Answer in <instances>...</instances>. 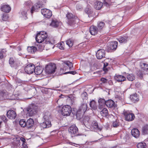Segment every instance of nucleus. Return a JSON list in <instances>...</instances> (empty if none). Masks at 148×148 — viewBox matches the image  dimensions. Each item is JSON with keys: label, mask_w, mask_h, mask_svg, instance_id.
<instances>
[{"label": "nucleus", "mask_w": 148, "mask_h": 148, "mask_svg": "<svg viewBox=\"0 0 148 148\" xmlns=\"http://www.w3.org/2000/svg\"><path fill=\"white\" fill-rule=\"evenodd\" d=\"M66 22L68 25L74 28L78 27L77 21L78 19L77 17L69 12L66 14Z\"/></svg>", "instance_id": "nucleus-1"}, {"label": "nucleus", "mask_w": 148, "mask_h": 148, "mask_svg": "<svg viewBox=\"0 0 148 148\" xmlns=\"http://www.w3.org/2000/svg\"><path fill=\"white\" fill-rule=\"evenodd\" d=\"M88 109V106L86 103L82 104L77 112L76 115L79 119H80L83 116L85 112Z\"/></svg>", "instance_id": "nucleus-2"}, {"label": "nucleus", "mask_w": 148, "mask_h": 148, "mask_svg": "<svg viewBox=\"0 0 148 148\" xmlns=\"http://www.w3.org/2000/svg\"><path fill=\"white\" fill-rule=\"evenodd\" d=\"M56 69V67L55 64L50 63L46 65L45 68V71L47 74H52L55 72Z\"/></svg>", "instance_id": "nucleus-3"}, {"label": "nucleus", "mask_w": 148, "mask_h": 148, "mask_svg": "<svg viewBox=\"0 0 148 148\" xmlns=\"http://www.w3.org/2000/svg\"><path fill=\"white\" fill-rule=\"evenodd\" d=\"M47 34L45 32H41L38 33L36 37V40L38 43H41L47 37Z\"/></svg>", "instance_id": "nucleus-4"}, {"label": "nucleus", "mask_w": 148, "mask_h": 148, "mask_svg": "<svg viewBox=\"0 0 148 148\" xmlns=\"http://www.w3.org/2000/svg\"><path fill=\"white\" fill-rule=\"evenodd\" d=\"M71 112V106L68 105L63 106L61 110L62 114L64 116L70 115Z\"/></svg>", "instance_id": "nucleus-5"}, {"label": "nucleus", "mask_w": 148, "mask_h": 148, "mask_svg": "<svg viewBox=\"0 0 148 148\" xmlns=\"http://www.w3.org/2000/svg\"><path fill=\"white\" fill-rule=\"evenodd\" d=\"M140 67L141 69V72H138V74L139 77H142L143 74H145L148 72V65L145 63H141L140 64Z\"/></svg>", "instance_id": "nucleus-6"}, {"label": "nucleus", "mask_w": 148, "mask_h": 148, "mask_svg": "<svg viewBox=\"0 0 148 148\" xmlns=\"http://www.w3.org/2000/svg\"><path fill=\"white\" fill-rule=\"evenodd\" d=\"M37 107L34 105L30 106L27 109V114L30 116H32L37 113Z\"/></svg>", "instance_id": "nucleus-7"}, {"label": "nucleus", "mask_w": 148, "mask_h": 148, "mask_svg": "<svg viewBox=\"0 0 148 148\" xmlns=\"http://www.w3.org/2000/svg\"><path fill=\"white\" fill-rule=\"evenodd\" d=\"M69 131L72 135V136L78 135V129L75 125H71L69 128Z\"/></svg>", "instance_id": "nucleus-8"}, {"label": "nucleus", "mask_w": 148, "mask_h": 148, "mask_svg": "<svg viewBox=\"0 0 148 148\" xmlns=\"http://www.w3.org/2000/svg\"><path fill=\"white\" fill-rule=\"evenodd\" d=\"M89 30L90 34L93 35L100 34L101 32L97 26L94 25H92L90 27Z\"/></svg>", "instance_id": "nucleus-9"}, {"label": "nucleus", "mask_w": 148, "mask_h": 148, "mask_svg": "<svg viewBox=\"0 0 148 148\" xmlns=\"http://www.w3.org/2000/svg\"><path fill=\"white\" fill-rule=\"evenodd\" d=\"M35 68V66L34 64H29L25 67V70L27 73L31 74L33 72Z\"/></svg>", "instance_id": "nucleus-10"}, {"label": "nucleus", "mask_w": 148, "mask_h": 148, "mask_svg": "<svg viewBox=\"0 0 148 148\" xmlns=\"http://www.w3.org/2000/svg\"><path fill=\"white\" fill-rule=\"evenodd\" d=\"M41 12L45 17L47 18H50L52 16L51 11L47 9H42Z\"/></svg>", "instance_id": "nucleus-11"}, {"label": "nucleus", "mask_w": 148, "mask_h": 148, "mask_svg": "<svg viewBox=\"0 0 148 148\" xmlns=\"http://www.w3.org/2000/svg\"><path fill=\"white\" fill-rule=\"evenodd\" d=\"M7 115L8 117L10 119H14L16 116V112L13 110H9L8 111Z\"/></svg>", "instance_id": "nucleus-12"}, {"label": "nucleus", "mask_w": 148, "mask_h": 148, "mask_svg": "<svg viewBox=\"0 0 148 148\" xmlns=\"http://www.w3.org/2000/svg\"><path fill=\"white\" fill-rule=\"evenodd\" d=\"M118 42L114 41L110 42L108 45L109 48L112 50H115L117 47Z\"/></svg>", "instance_id": "nucleus-13"}, {"label": "nucleus", "mask_w": 148, "mask_h": 148, "mask_svg": "<svg viewBox=\"0 0 148 148\" xmlns=\"http://www.w3.org/2000/svg\"><path fill=\"white\" fill-rule=\"evenodd\" d=\"M131 134L135 138H138L140 135V132L137 129H133L131 131Z\"/></svg>", "instance_id": "nucleus-14"}, {"label": "nucleus", "mask_w": 148, "mask_h": 148, "mask_svg": "<svg viewBox=\"0 0 148 148\" xmlns=\"http://www.w3.org/2000/svg\"><path fill=\"white\" fill-rule=\"evenodd\" d=\"M43 118L46 121H50L51 119V113L47 111L45 112L44 114Z\"/></svg>", "instance_id": "nucleus-15"}, {"label": "nucleus", "mask_w": 148, "mask_h": 148, "mask_svg": "<svg viewBox=\"0 0 148 148\" xmlns=\"http://www.w3.org/2000/svg\"><path fill=\"white\" fill-rule=\"evenodd\" d=\"M2 11L8 13L11 10V8L9 5H3L1 8Z\"/></svg>", "instance_id": "nucleus-16"}, {"label": "nucleus", "mask_w": 148, "mask_h": 148, "mask_svg": "<svg viewBox=\"0 0 148 148\" xmlns=\"http://www.w3.org/2000/svg\"><path fill=\"white\" fill-rule=\"evenodd\" d=\"M85 12L87 14L89 17L94 16V13L93 10L88 8H86L85 10Z\"/></svg>", "instance_id": "nucleus-17"}, {"label": "nucleus", "mask_w": 148, "mask_h": 148, "mask_svg": "<svg viewBox=\"0 0 148 148\" xmlns=\"http://www.w3.org/2000/svg\"><path fill=\"white\" fill-rule=\"evenodd\" d=\"M28 10V8L27 9L26 7H24L21 10L20 12V13L22 15V16L23 17L25 20L27 18V12Z\"/></svg>", "instance_id": "nucleus-18"}, {"label": "nucleus", "mask_w": 148, "mask_h": 148, "mask_svg": "<svg viewBox=\"0 0 148 148\" xmlns=\"http://www.w3.org/2000/svg\"><path fill=\"white\" fill-rule=\"evenodd\" d=\"M125 119L126 120L130 121L134 120L135 118V116L134 114L132 113L128 114H125Z\"/></svg>", "instance_id": "nucleus-19"}, {"label": "nucleus", "mask_w": 148, "mask_h": 148, "mask_svg": "<svg viewBox=\"0 0 148 148\" xmlns=\"http://www.w3.org/2000/svg\"><path fill=\"white\" fill-rule=\"evenodd\" d=\"M103 5V3L99 1H97L94 3V7L97 10H100Z\"/></svg>", "instance_id": "nucleus-20"}, {"label": "nucleus", "mask_w": 148, "mask_h": 148, "mask_svg": "<svg viewBox=\"0 0 148 148\" xmlns=\"http://www.w3.org/2000/svg\"><path fill=\"white\" fill-rule=\"evenodd\" d=\"M40 126L43 128H45L50 127L51 126L50 121H45L44 122L41 124Z\"/></svg>", "instance_id": "nucleus-21"}, {"label": "nucleus", "mask_w": 148, "mask_h": 148, "mask_svg": "<svg viewBox=\"0 0 148 148\" xmlns=\"http://www.w3.org/2000/svg\"><path fill=\"white\" fill-rule=\"evenodd\" d=\"M40 5L38 3H36L32 7V9L31 10V12L32 14L35 12H37L39 8H40Z\"/></svg>", "instance_id": "nucleus-22"}, {"label": "nucleus", "mask_w": 148, "mask_h": 148, "mask_svg": "<svg viewBox=\"0 0 148 148\" xmlns=\"http://www.w3.org/2000/svg\"><path fill=\"white\" fill-rule=\"evenodd\" d=\"M118 40L121 43H125L129 40V38L127 36H124L121 37Z\"/></svg>", "instance_id": "nucleus-23"}, {"label": "nucleus", "mask_w": 148, "mask_h": 148, "mask_svg": "<svg viewBox=\"0 0 148 148\" xmlns=\"http://www.w3.org/2000/svg\"><path fill=\"white\" fill-rule=\"evenodd\" d=\"M26 127L29 128L31 127L34 125V122L33 119L29 118L26 122Z\"/></svg>", "instance_id": "nucleus-24"}, {"label": "nucleus", "mask_w": 148, "mask_h": 148, "mask_svg": "<svg viewBox=\"0 0 148 148\" xmlns=\"http://www.w3.org/2000/svg\"><path fill=\"white\" fill-rule=\"evenodd\" d=\"M34 72L37 75H39L41 74L43 71L42 69L40 66H36L34 69Z\"/></svg>", "instance_id": "nucleus-25"}, {"label": "nucleus", "mask_w": 148, "mask_h": 148, "mask_svg": "<svg viewBox=\"0 0 148 148\" xmlns=\"http://www.w3.org/2000/svg\"><path fill=\"white\" fill-rule=\"evenodd\" d=\"M114 78L119 82H121L126 80V78L124 76L121 75H116L114 77Z\"/></svg>", "instance_id": "nucleus-26"}, {"label": "nucleus", "mask_w": 148, "mask_h": 148, "mask_svg": "<svg viewBox=\"0 0 148 148\" xmlns=\"http://www.w3.org/2000/svg\"><path fill=\"white\" fill-rule=\"evenodd\" d=\"M114 102L112 100L106 101V105L108 107L112 108L114 106Z\"/></svg>", "instance_id": "nucleus-27"}, {"label": "nucleus", "mask_w": 148, "mask_h": 148, "mask_svg": "<svg viewBox=\"0 0 148 148\" xmlns=\"http://www.w3.org/2000/svg\"><path fill=\"white\" fill-rule=\"evenodd\" d=\"M59 25V22L56 19H53L50 24V25L54 27H58Z\"/></svg>", "instance_id": "nucleus-28"}, {"label": "nucleus", "mask_w": 148, "mask_h": 148, "mask_svg": "<svg viewBox=\"0 0 148 148\" xmlns=\"http://www.w3.org/2000/svg\"><path fill=\"white\" fill-rule=\"evenodd\" d=\"M130 99L133 102L137 101L139 100V98L136 93L131 95L130 96Z\"/></svg>", "instance_id": "nucleus-29"}, {"label": "nucleus", "mask_w": 148, "mask_h": 148, "mask_svg": "<svg viewBox=\"0 0 148 148\" xmlns=\"http://www.w3.org/2000/svg\"><path fill=\"white\" fill-rule=\"evenodd\" d=\"M126 76L127 79L129 81H132L135 79V75L132 73H127Z\"/></svg>", "instance_id": "nucleus-30"}, {"label": "nucleus", "mask_w": 148, "mask_h": 148, "mask_svg": "<svg viewBox=\"0 0 148 148\" xmlns=\"http://www.w3.org/2000/svg\"><path fill=\"white\" fill-rule=\"evenodd\" d=\"M36 48L34 46L28 47L27 50L29 53H34L36 51Z\"/></svg>", "instance_id": "nucleus-31"}, {"label": "nucleus", "mask_w": 148, "mask_h": 148, "mask_svg": "<svg viewBox=\"0 0 148 148\" xmlns=\"http://www.w3.org/2000/svg\"><path fill=\"white\" fill-rule=\"evenodd\" d=\"M89 105L92 109L94 110H95L97 108L96 102L94 100H92L90 102Z\"/></svg>", "instance_id": "nucleus-32"}, {"label": "nucleus", "mask_w": 148, "mask_h": 148, "mask_svg": "<svg viewBox=\"0 0 148 148\" xmlns=\"http://www.w3.org/2000/svg\"><path fill=\"white\" fill-rule=\"evenodd\" d=\"M142 133L143 134H148V125H146L143 127Z\"/></svg>", "instance_id": "nucleus-33"}, {"label": "nucleus", "mask_w": 148, "mask_h": 148, "mask_svg": "<svg viewBox=\"0 0 148 148\" xmlns=\"http://www.w3.org/2000/svg\"><path fill=\"white\" fill-rule=\"evenodd\" d=\"M105 25V24L104 22H100L98 23L97 27L100 31V32H101L103 28L104 27Z\"/></svg>", "instance_id": "nucleus-34"}, {"label": "nucleus", "mask_w": 148, "mask_h": 148, "mask_svg": "<svg viewBox=\"0 0 148 148\" xmlns=\"http://www.w3.org/2000/svg\"><path fill=\"white\" fill-rule=\"evenodd\" d=\"M100 114L103 117L106 116L108 114V110L106 108H104L103 110L101 111Z\"/></svg>", "instance_id": "nucleus-35"}, {"label": "nucleus", "mask_w": 148, "mask_h": 148, "mask_svg": "<svg viewBox=\"0 0 148 148\" xmlns=\"http://www.w3.org/2000/svg\"><path fill=\"white\" fill-rule=\"evenodd\" d=\"M66 44L69 46V47H71L73 44V40L71 39H69L66 41Z\"/></svg>", "instance_id": "nucleus-36"}, {"label": "nucleus", "mask_w": 148, "mask_h": 148, "mask_svg": "<svg viewBox=\"0 0 148 148\" xmlns=\"http://www.w3.org/2000/svg\"><path fill=\"white\" fill-rule=\"evenodd\" d=\"M105 51L104 49L98 50L96 53V56H103L105 55Z\"/></svg>", "instance_id": "nucleus-37"}, {"label": "nucleus", "mask_w": 148, "mask_h": 148, "mask_svg": "<svg viewBox=\"0 0 148 148\" xmlns=\"http://www.w3.org/2000/svg\"><path fill=\"white\" fill-rule=\"evenodd\" d=\"M46 44H49L53 45L56 43L55 40L53 38H51L50 40H48V39L45 40Z\"/></svg>", "instance_id": "nucleus-38"}, {"label": "nucleus", "mask_w": 148, "mask_h": 148, "mask_svg": "<svg viewBox=\"0 0 148 148\" xmlns=\"http://www.w3.org/2000/svg\"><path fill=\"white\" fill-rule=\"evenodd\" d=\"M98 103L100 106H102L106 105V101L103 98H100L98 101Z\"/></svg>", "instance_id": "nucleus-39"}, {"label": "nucleus", "mask_w": 148, "mask_h": 148, "mask_svg": "<svg viewBox=\"0 0 148 148\" xmlns=\"http://www.w3.org/2000/svg\"><path fill=\"white\" fill-rule=\"evenodd\" d=\"M91 126L92 127L94 128H98L100 130H101V129L98 128V123H97V121H94L93 122H92L91 124Z\"/></svg>", "instance_id": "nucleus-40"}, {"label": "nucleus", "mask_w": 148, "mask_h": 148, "mask_svg": "<svg viewBox=\"0 0 148 148\" xmlns=\"http://www.w3.org/2000/svg\"><path fill=\"white\" fill-rule=\"evenodd\" d=\"M64 63L69 67L70 70H72L73 69V66L72 63L69 61H64Z\"/></svg>", "instance_id": "nucleus-41"}, {"label": "nucleus", "mask_w": 148, "mask_h": 148, "mask_svg": "<svg viewBox=\"0 0 148 148\" xmlns=\"http://www.w3.org/2000/svg\"><path fill=\"white\" fill-rule=\"evenodd\" d=\"M137 148H146V145L145 143H140L137 145Z\"/></svg>", "instance_id": "nucleus-42"}, {"label": "nucleus", "mask_w": 148, "mask_h": 148, "mask_svg": "<svg viewBox=\"0 0 148 148\" xmlns=\"http://www.w3.org/2000/svg\"><path fill=\"white\" fill-rule=\"evenodd\" d=\"M15 143L16 148H22V144L19 140H17Z\"/></svg>", "instance_id": "nucleus-43"}, {"label": "nucleus", "mask_w": 148, "mask_h": 148, "mask_svg": "<svg viewBox=\"0 0 148 148\" xmlns=\"http://www.w3.org/2000/svg\"><path fill=\"white\" fill-rule=\"evenodd\" d=\"M45 43L44 42L42 44H39L38 45V49L40 51L42 50L44 48Z\"/></svg>", "instance_id": "nucleus-44"}, {"label": "nucleus", "mask_w": 148, "mask_h": 148, "mask_svg": "<svg viewBox=\"0 0 148 148\" xmlns=\"http://www.w3.org/2000/svg\"><path fill=\"white\" fill-rule=\"evenodd\" d=\"M19 124L22 127H26V122L23 119L21 120L19 122Z\"/></svg>", "instance_id": "nucleus-45"}, {"label": "nucleus", "mask_w": 148, "mask_h": 148, "mask_svg": "<svg viewBox=\"0 0 148 148\" xmlns=\"http://www.w3.org/2000/svg\"><path fill=\"white\" fill-rule=\"evenodd\" d=\"M32 5V3L31 1H29L25 3V5L26 6L25 7L27 8V9L28 8L29 9L30 8V6Z\"/></svg>", "instance_id": "nucleus-46"}, {"label": "nucleus", "mask_w": 148, "mask_h": 148, "mask_svg": "<svg viewBox=\"0 0 148 148\" xmlns=\"http://www.w3.org/2000/svg\"><path fill=\"white\" fill-rule=\"evenodd\" d=\"M103 4L106 7H108L109 6L110 4V0H103Z\"/></svg>", "instance_id": "nucleus-47"}, {"label": "nucleus", "mask_w": 148, "mask_h": 148, "mask_svg": "<svg viewBox=\"0 0 148 148\" xmlns=\"http://www.w3.org/2000/svg\"><path fill=\"white\" fill-rule=\"evenodd\" d=\"M64 43L63 42H61L58 44V46L60 49L62 50L64 49Z\"/></svg>", "instance_id": "nucleus-48"}, {"label": "nucleus", "mask_w": 148, "mask_h": 148, "mask_svg": "<svg viewBox=\"0 0 148 148\" xmlns=\"http://www.w3.org/2000/svg\"><path fill=\"white\" fill-rule=\"evenodd\" d=\"M119 125V120H116L113 122V126L114 127H116Z\"/></svg>", "instance_id": "nucleus-49"}, {"label": "nucleus", "mask_w": 148, "mask_h": 148, "mask_svg": "<svg viewBox=\"0 0 148 148\" xmlns=\"http://www.w3.org/2000/svg\"><path fill=\"white\" fill-rule=\"evenodd\" d=\"M6 50L5 49H3L0 51V56H4L6 52Z\"/></svg>", "instance_id": "nucleus-50"}, {"label": "nucleus", "mask_w": 148, "mask_h": 148, "mask_svg": "<svg viewBox=\"0 0 148 148\" xmlns=\"http://www.w3.org/2000/svg\"><path fill=\"white\" fill-rule=\"evenodd\" d=\"M8 18V15L7 14H3L2 20L4 21H6Z\"/></svg>", "instance_id": "nucleus-51"}, {"label": "nucleus", "mask_w": 148, "mask_h": 148, "mask_svg": "<svg viewBox=\"0 0 148 148\" xmlns=\"http://www.w3.org/2000/svg\"><path fill=\"white\" fill-rule=\"evenodd\" d=\"M90 120V118L88 116H85L84 118V121L85 123L89 122Z\"/></svg>", "instance_id": "nucleus-52"}, {"label": "nucleus", "mask_w": 148, "mask_h": 148, "mask_svg": "<svg viewBox=\"0 0 148 148\" xmlns=\"http://www.w3.org/2000/svg\"><path fill=\"white\" fill-rule=\"evenodd\" d=\"M1 118L3 120V121L6 123L7 121V119L6 118L4 115L1 116Z\"/></svg>", "instance_id": "nucleus-53"}, {"label": "nucleus", "mask_w": 148, "mask_h": 148, "mask_svg": "<svg viewBox=\"0 0 148 148\" xmlns=\"http://www.w3.org/2000/svg\"><path fill=\"white\" fill-rule=\"evenodd\" d=\"M101 81L103 83H105L107 82L108 81L107 79L104 78H101Z\"/></svg>", "instance_id": "nucleus-54"}, {"label": "nucleus", "mask_w": 148, "mask_h": 148, "mask_svg": "<svg viewBox=\"0 0 148 148\" xmlns=\"http://www.w3.org/2000/svg\"><path fill=\"white\" fill-rule=\"evenodd\" d=\"M76 73V72L75 71H70V72H65L64 73V74H66L68 73H70L71 74H72L73 75H74Z\"/></svg>", "instance_id": "nucleus-55"}, {"label": "nucleus", "mask_w": 148, "mask_h": 148, "mask_svg": "<svg viewBox=\"0 0 148 148\" xmlns=\"http://www.w3.org/2000/svg\"><path fill=\"white\" fill-rule=\"evenodd\" d=\"M66 89H64V90H63V92H64L65 93H68L69 92V91L70 90V89L69 88H66Z\"/></svg>", "instance_id": "nucleus-56"}, {"label": "nucleus", "mask_w": 148, "mask_h": 148, "mask_svg": "<svg viewBox=\"0 0 148 148\" xmlns=\"http://www.w3.org/2000/svg\"><path fill=\"white\" fill-rule=\"evenodd\" d=\"M14 62V59L12 58H10L9 60V63L10 64H13Z\"/></svg>", "instance_id": "nucleus-57"}, {"label": "nucleus", "mask_w": 148, "mask_h": 148, "mask_svg": "<svg viewBox=\"0 0 148 148\" xmlns=\"http://www.w3.org/2000/svg\"><path fill=\"white\" fill-rule=\"evenodd\" d=\"M20 141L21 144H23L25 143V140L23 138H21L20 139Z\"/></svg>", "instance_id": "nucleus-58"}, {"label": "nucleus", "mask_w": 148, "mask_h": 148, "mask_svg": "<svg viewBox=\"0 0 148 148\" xmlns=\"http://www.w3.org/2000/svg\"><path fill=\"white\" fill-rule=\"evenodd\" d=\"M76 8L77 10L80 9L82 8V7L81 5L77 4L76 5Z\"/></svg>", "instance_id": "nucleus-59"}, {"label": "nucleus", "mask_w": 148, "mask_h": 148, "mask_svg": "<svg viewBox=\"0 0 148 148\" xmlns=\"http://www.w3.org/2000/svg\"><path fill=\"white\" fill-rule=\"evenodd\" d=\"M82 97L84 96V97H86L87 96V94L86 92H84L82 95Z\"/></svg>", "instance_id": "nucleus-60"}, {"label": "nucleus", "mask_w": 148, "mask_h": 148, "mask_svg": "<svg viewBox=\"0 0 148 148\" xmlns=\"http://www.w3.org/2000/svg\"><path fill=\"white\" fill-rule=\"evenodd\" d=\"M22 145L23 146V147L24 148H27V146L25 144V143H24L23 144H22Z\"/></svg>", "instance_id": "nucleus-61"}, {"label": "nucleus", "mask_w": 148, "mask_h": 148, "mask_svg": "<svg viewBox=\"0 0 148 148\" xmlns=\"http://www.w3.org/2000/svg\"><path fill=\"white\" fill-rule=\"evenodd\" d=\"M68 69V68L67 67H65V66H64V67L63 68V69H60V71H61L62 70H65V71L67 69Z\"/></svg>", "instance_id": "nucleus-62"}, {"label": "nucleus", "mask_w": 148, "mask_h": 148, "mask_svg": "<svg viewBox=\"0 0 148 148\" xmlns=\"http://www.w3.org/2000/svg\"><path fill=\"white\" fill-rule=\"evenodd\" d=\"M108 84L110 85H112L113 84V82L112 80H109L108 82Z\"/></svg>", "instance_id": "nucleus-63"}, {"label": "nucleus", "mask_w": 148, "mask_h": 148, "mask_svg": "<svg viewBox=\"0 0 148 148\" xmlns=\"http://www.w3.org/2000/svg\"><path fill=\"white\" fill-rule=\"evenodd\" d=\"M103 56H96L97 58L98 59H100L102 58Z\"/></svg>", "instance_id": "nucleus-64"}]
</instances>
